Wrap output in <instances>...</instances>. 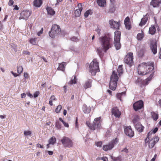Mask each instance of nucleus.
<instances>
[{
    "label": "nucleus",
    "instance_id": "nucleus-1",
    "mask_svg": "<svg viewBox=\"0 0 161 161\" xmlns=\"http://www.w3.org/2000/svg\"><path fill=\"white\" fill-rule=\"evenodd\" d=\"M99 40L103 48L100 47L97 48V51L99 56L102 58L103 56V49L105 52H106L111 47L112 44L111 42L112 41V39L111 35L108 33L100 37Z\"/></svg>",
    "mask_w": 161,
    "mask_h": 161
},
{
    "label": "nucleus",
    "instance_id": "nucleus-2",
    "mask_svg": "<svg viewBox=\"0 0 161 161\" xmlns=\"http://www.w3.org/2000/svg\"><path fill=\"white\" fill-rule=\"evenodd\" d=\"M153 62H143L140 64L138 68V73L142 75H146L149 73L151 74L154 71Z\"/></svg>",
    "mask_w": 161,
    "mask_h": 161
},
{
    "label": "nucleus",
    "instance_id": "nucleus-3",
    "mask_svg": "<svg viewBox=\"0 0 161 161\" xmlns=\"http://www.w3.org/2000/svg\"><path fill=\"white\" fill-rule=\"evenodd\" d=\"M118 79L117 74L114 71H113L110 76V80L109 83V88L111 90L113 91L115 90Z\"/></svg>",
    "mask_w": 161,
    "mask_h": 161
},
{
    "label": "nucleus",
    "instance_id": "nucleus-4",
    "mask_svg": "<svg viewBox=\"0 0 161 161\" xmlns=\"http://www.w3.org/2000/svg\"><path fill=\"white\" fill-rule=\"evenodd\" d=\"M101 118L100 117L95 118L92 124L90 123L88 121H86V124L90 129L93 130H94L96 129H99L101 126Z\"/></svg>",
    "mask_w": 161,
    "mask_h": 161
},
{
    "label": "nucleus",
    "instance_id": "nucleus-5",
    "mask_svg": "<svg viewBox=\"0 0 161 161\" xmlns=\"http://www.w3.org/2000/svg\"><path fill=\"white\" fill-rule=\"evenodd\" d=\"M114 44L117 50L120 49L121 45L120 42L121 33L119 31H116L114 33Z\"/></svg>",
    "mask_w": 161,
    "mask_h": 161
},
{
    "label": "nucleus",
    "instance_id": "nucleus-6",
    "mask_svg": "<svg viewBox=\"0 0 161 161\" xmlns=\"http://www.w3.org/2000/svg\"><path fill=\"white\" fill-rule=\"evenodd\" d=\"M89 68L90 71L92 75H95L97 72L99 71L98 63L96 59H93L90 63Z\"/></svg>",
    "mask_w": 161,
    "mask_h": 161
},
{
    "label": "nucleus",
    "instance_id": "nucleus-7",
    "mask_svg": "<svg viewBox=\"0 0 161 161\" xmlns=\"http://www.w3.org/2000/svg\"><path fill=\"white\" fill-rule=\"evenodd\" d=\"M61 30L59 26L56 24L53 25L52 26L51 31L49 32V35L51 38H54L58 35Z\"/></svg>",
    "mask_w": 161,
    "mask_h": 161
},
{
    "label": "nucleus",
    "instance_id": "nucleus-8",
    "mask_svg": "<svg viewBox=\"0 0 161 161\" xmlns=\"http://www.w3.org/2000/svg\"><path fill=\"white\" fill-rule=\"evenodd\" d=\"M61 141L64 147L70 148L72 147L73 143L72 141L69 138L64 136Z\"/></svg>",
    "mask_w": 161,
    "mask_h": 161
},
{
    "label": "nucleus",
    "instance_id": "nucleus-9",
    "mask_svg": "<svg viewBox=\"0 0 161 161\" xmlns=\"http://www.w3.org/2000/svg\"><path fill=\"white\" fill-rule=\"evenodd\" d=\"M118 141V139L115 138L110 142L108 145L103 146V149L106 151L112 149L114 147V145L117 143Z\"/></svg>",
    "mask_w": 161,
    "mask_h": 161
},
{
    "label": "nucleus",
    "instance_id": "nucleus-10",
    "mask_svg": "<svg viewBox=\"0 0 161 161\" xmlns=\"http://www.w3.org/2000/svg\"><path fill=\"white\" fill-rule=\"evenodd\" d=\"M144 103L142 100H139L136 102L133 105V107L135 111H137L139 110L144 108Z\"/></svg>",
    "mask_w": 161,
    "mask_h": 161
},
{
    "label": "nucleus",
    "instance_id": "nucleus-11",
    "mask_svg": "<svg viewBox=\"0 0 161 161\" xmlns=\"http://www.w3.org/2000/svg\"><path fill=\"white\" fill-rule=\"evenodd\" d=\"M31 14V13L29 10H23L20 14V16L19 17V19H24L26 20Z\"/></svg>",
    "mask_w": 161,
    "mask_h": 161
},
{
    "label": "nucleus",
    "instance_id": "nucleus-12",
    "mask_svg": "<svg viewBox=\"0 0 161 161\" xmlns=\"http://www.w3.org/2000/svg\"><path fill=\"white\" fill-rule=\"evenodd\" d=\"M124 132L125 134L130 137H132L134 136V132L130 126H127L124 128Z\"/></svg>",
    "mask_w": 161,
    "mask_h": 161
},
{
    "label": "nucleus",
    "instance_id": "nucleus-13",
    "mask_svg": "<svg viewBox=\"0 0 161 161\" xmlns=\"http://www.w3.org/2000/svg\"><path fill=\"white\" fill-rule=\"evenodd\" d=\"M154 75V72L150 74L149 76L145 80H142L140 82V86L141 87L145 86L148 84L149 81H150Z\"/></svg>",
    "mask_w": 161,
    "mask_h": 161
},
{
    "label": "nucleus",
    "instance_id": "nucleus-14",
    "mask_svg": "<svg viewBox=\"0 0 161 161\" xmlns=\"http://www.w3.org/2000/svg\"><path fill=\"white\" fill-rule=\"evenodd\" d=\"M109 22L111 28L117 30L119 29V27L120 25V20L117 22L114 21L113 19H111L109 20Z\"/></svg>",
    "mask_w": 161,
    "mask_h": 161
},
{
    "label": "nucleus",
    "instance_id": "nucleus-15",
    "mask_svg": "<svg viewBox=\"0 0 161 161\" xmlns=\"http://www.w3.org/2000/svg\"><path fill=\"white\" fill-rule=\"evenodd\" d=\"M150 47L153 54L154 55L157 53V42L155 41H151Z\"/></svg>",
    "mask_w": 161,
    "mask_h": 161
},
{
    "label": "nucleus",
    "instance_id": "nucleus-16",
    "mask_svg": "<svg viewBox=\"0 0 161 161\" xmlns=\"http://www.w3.org/2000/svg\"><path fill=\"white\" fill-rule=\"evenodd\" d=\"M112 114L115 117L119 118L121 114V112L119 111L117 107H114L112 109Z\"/></svg>",
    "mask_w": 161,
    "mask_h": 161
},
{
    "label": "nucleus",
    "instance_id": "nucleus-17",
    "mask_svg": "<svg viewBox=\"0 0 161 161\" xmlns=\"http://www.w3.org/2000/svg\"><path fill=\"white\" fill-rule=\"evenodd\" d=\"M77 7L78 8V9H76L74 12L75 16L76 17H79L80 16L81 12L83 9L81 3L78 4Z\"/></svg>",
    "mask_w": 161,
    "mask_h": 161
},
{
    "label": "nucleus",
    "instance_id": "nucleus-18",
    "mask_svg": "<svg viewBox=\"0 0 161 161\" xmlns=\"http://www.w3.org/2000/svg\"><path fill=\"white\" fill-rule=\"evenodd\" d=\"M161 4V0H152L150 5L153 8L158 7Z\"/></svg>",
    "mask_w": 161,
    "mask_h": 161
},
{
    "label": "nucleus",
    "instance_id": "nucleus-19",
    "mask_svg": "<svg viewBox=\"0 0 161 161\" xmlns=\"http://www.w3.org/2000/svg\"><path fill=\"white\" fill-rule=\"evenodd\" d=\"M124 62L130 67H131L133 64V60L129 58L128 56H126L125 58Z\"/></svg>",
    "mask_w": 161,
    "mask_h": 161
},
{
    "label": "nucleus",
    "instance_id": "nucleus-20",
    "mask_svg": "<svg viewBox=\"0 0 161 161\" xmlns=\"http://www.w3.org/2000/svg\"><path fill=\"white\" fill-rule=\"evenodd\" d=\"M134 125L136 129L139 132H142L143 131L144 127L141 123H138Z\"/></svg>",
    "mask_w": 161,
    "mask_h": 161
},
{
    "label": "nucleus",
    "instance_id": "nucleus-21",
    "mask_svg": "<svg viewBox=\"0 0 161 161\" xmlns=\"http://www.w3.org/2000/svg\"><path fill=\"white\" fill-rule=\"evenodd\" d=\"M43 3V0H34L33 2V5L35 7H40Z\"/></svg>",
    "mask_w": 161,
    "mask_h": 161
},
{
    "label": "nucleus",
    "instance_id": "nucleus-22",
    "mask_svg": "<svg viewBox=\"0 0 161 161\" xmlns=\"http://www.w3.org/2000/svg\"><path fill=\"white\" fill-rule=\"evenodd\" d=\"M147 14H147L142 19L141 21L139 24V26H142L146 24L148 20L147 17Z\"/></svg>",
    "mask_w": 161,
    "mask_h": 161
},
{
    "label": "nucleus",
    "instance_id": "nucleus-23",
    "mask_svg": "<svg viewBox=\"0 0 161 161\" xmlns=\"http://www.w3.org/2000/svg\"><path fill=\"white\" fill-rule=\"evenodd\" d=\"M82 109L85 113L88 114L90 112L91 108L90 106L88 107L86 104H85L82 107Z\"/></svg>",
    "mask_w": 161,
    "mask_h": 161
},
{
    "label": "nucleus",
    "instance_id": "nucleus-24",
    "mask_svg": "<svg viewBox=\"0 0 161 161\" xmlns=\"http://www.w3.org/2000/svg\"><path fill=\"white\" fill-rule=\"evenodd\" d=\"M46 9L48 14L53 15L55 14V12L51 7L48 6L46 8Z\"/></svg>",
    "mask_w": 161,
    "mask_h": 161
},
{
    "label": "nucleus",
    "instance_id": "nucleus-25",
    "mask_svg": "<svg viewBox=\"0 0 161 161\" xmlns=\"http://www.w3.org/2000/svg\"><path fill=\"white\" fill-rule=\"evenodd\" d=\"M156 31V29L154 25H152L151 27H150L149 30V34L153 35Z\"/></svg>",
    "mask_w": 161,
    "mask_h": 161
},
{
    "label": "nucleus",
    "instance_id": "nucleus-26",
    "mask_svg": "<svg viewBox=\"0 0 161 161\" xmlns=\"http://www.w3.org/2000/svg\"><path fill=\"white\" fill-rule=\"evenodd\" d=\"M92 80L90 79L88 80L85 83L84 87L85 89H86L91 86Z\"/></svg>",
    "mask_w": 161,
    "mask_h": 161
},
{
    "label": "nucleus",
    "instance_id": "nucleus-27",
    "mask_svg": "<svg viewBox=\"0 0 161 161\" xmlns=\"http://www.w3.org/2000/svg\"><path fill=\"white\" fill-rule=\"evenodd\" d=\"M151 116L153 119L156 121L158 118V115L157 113H156L155 112L153 111L151 113Z\"/></svg>",
    "mask_w": 161,
    "mask_h": 161
},
{
    "label": "nucleus",
    "instance_id": "nucleus-28",
    "mask_svg": "<svg viewBox=\"0 0 161 161\" xmlns=\"http://www.w3.org/2000/svg\"><path fill=\"white\" fill-rule=\"evenodd\" d=\"M97 3L99 6L104 7L106 3V0H97Z\"/></svg>",
    "mask_w": 161,
    "mask_h": 161
},
{
    "label": "nucleus",
    "instance_id": "nucleus-29",
    "mask_svg": "<svg viewBox=\"0 0 161 161\" xmlns=\"http://www.w3.org/2000/svg\"><path fill=\"white\" fill-rule=\"evenodd\" d=\"M139 117L138 115L136 116L132 120L133 123L135 125L140 123L138 122Z\"/></svg>",
    "mask_w": 161,
    "mask_h": 161
},
{
    "label": "nucleus",
    "instance_id": "nucleus-30",
    "mask_svg": "<svg viewBox=\"0 0 161 161\" xmlns=\"http://www.w3.org/2000/svg\"><path fill=\"white\" fill-rule=\"evenodd\" d=\"M144 33L142 32V33H139L137 34V38L139 41L142 40L144 37Z\"/></svg>",
    "mask_w": 161,
    "mask_h": 161
},
{
    "label": "nucleus",
    "instance_id": "nucleus-31",
    "mask_svg": "<svg viewBox=\"0 0 161 161\" xmlns=\"http://www.w3.org/2000/svg\"><path fill=\"white\" fill-rule=\"evenodd\" d=\"M144 50L143 49H141L140 50H139L137 53V55L139 57H142L144 54Z\"/></svg>",
    "mask_w": 161,
    "mask_h": 161
},
{
    "label": "nucleus",
    "instance_id": "nucleus-32",
    "mask_svg": "<svg viewBox=\"0 0 161 161\" xmlns=\"http://www.w3.org/2000/svg\"><path fill=\"white\" fill-rule=\"evenodd\" d=\"M126 92H123L121 93H119L116 94V97L118 99H119L120 101H122L121 99V96L123 95H125Z\"/></svg>",
    "mask_w": 161,
    "mask_h": 161
},
{
    "label": "nucleus",
    "instance_id": "nucleus-33",
    "mask_svg": "<svg viewBox=\"0 0 161 161\" xmlns=\"http://www.w3.org/2000/svg\"><path fill=\"white\" fill-rule=\"evenodd\" d=\"M56 139L55 137L54 136L52 137L48 141L49 144L53 145L56 143Z\"/></svg>",
    "mask_w": 161,
    "mask_h": 161
},
{
    "label": "nucleus",
    "instance_id": "nucleus-34",
    "mask_svg": "<svg viewBox=\"0 0 161 161\" xmlns=\"http://www.w3.org/2000/svg\"><path fill=\"white\" fill-rule=\"evenodd\" d=\"M77 82V79L76 78V76H75L73 79H72L69 82V84L71 85H73L76 83Z\"/></svg>",
    "mask_w": 161,
    "mask_h": 161
},
{
    "label": "nucleus",
    "instance_id": "nucleus-35",
    "mask_svg": "<svg viewBox=\"0 0 161 161\" xmlns=\"http://www.w3.org/2000/svg\"><path fill=\"white\" fill-rule=\"evenodd\" d=\"M57 69L64 71V64L63 63L60 64L58 67L57 68Z\"/></svg>",
    "mask_w": 161,
    "mask_h": 161
},
{
    "label": "nucleus",
    "instance_id": "nucleus-36",
    "mask_svg": "<svg viewBox=\"0 0 161 161\" xmlns=\"http://www.w3.org/2000/svg\"><path fill=\"white\" fill-rule=\"evenodd\" d=\"M92 10L91 9H89L85 12L84 14V16L85 18H87L89 14L92 15Z\"/></svg>",
    "mask_w": 161,
    "mask_h": 161
},
{
    "label": "nucleus",
    "instance_id": "nucleus-37",
    "mask_svg": "<svg viewBox=\"0 0 161 161\" xmlns=\"http://www.w3.org/2000/svg\"><path fill=\"white\" fill-rule=\"evenodd\" d=\"M23 70V68L22 66H17V73L20 75L22 72Z\"/></svg>",
    "mask_w": 161,
    "mask_h": 161
},
{
    "label": "nucleus",
    "instance_id": "nucleus-38",
    "mask_svg": "<svg viewBox=\"0 0 161 161\" xmlns=\"http://www.w3.org/2000/svg\"><path fill=\"white\" fill-rule=\"evenodd\" d=\"M55 127L58 129H60L61 128V124L60 122L57 120L55 123Z\"/></svg>",
    "mask_w": 161,
    "mask_h": 161
},
{
    "label": "nucleus",
    "instance_id": "nucleus-39",
    "mask_svg": "<svg viewBox=\"0 0 161 161\" xmlns=\"http://www.w3.org/2000/svg\"><path fill=\"white\" fill-rule=\"evenodd\" d=\"M156 144L155 142V141H152V140H151L149 142L148 146L149 148H152Z\"/></svg>",
    "mask_w": 161,
    "mask_h": 161
},
{
    "label": "nucleus",
    "instance_id": "nucleus-40",
    "mask_svg": "<svg viewBox=\"0 0 161 161\" xmlns=\"http://www.w3.org/2000/svg\"><path fill=\"white\" fill-rule=\"evenodd\" d=\"M111 158L114 161H121V160L120 159V157H114L113 156H111Z\"/></svg>",
    "mask_w": 161,
    "mask_h": 161
},
{
    "label": "nucleus",
    "instance_id": "nucleus-41",
    "mask_svg": "<svg viewBox=\"0 0 161 161\" xmlns=\"http://www.w3.org/2000/svg\"><path fill=\"white\" fill-rule=\"evenodd\" d=\"M117 71H118V72L119 74H122L123 73V69L122 68V65H119Z\"/></svg>",
    "mask_w": 161,
    "mask_h": 161
},
{
    "label": "nucleus",
    "instance_id": "nucleus-42",
    "mask_svg": "<svg viewBox=\"0 0 161 161\" xmlns=\"http://www.w3.org/2000/svg\"><path fill=\"white\" fill-rule=\"evenodd\" d=\"M62 107L60 105H59L55 109V112L57 113L60 112V110L62 109Z\"/></svg>",
    "mask_w": 161,
    "mask_h": 161
},
{
    "label": "nucleus",
    "instance_id": "nucleus-43",
    "mask_svg": "<svg viewBox=\"0 0 161 161\" xmlns=\"http://www.w3.org/2000/svg\"><path fill=\"white\" fill-rule=\"evenodd\" d=\"M24 134L26 136H30L31 134V132L30 130H25L24 132Z\"/></svg>",
    "mask_w": 161,
    "mask_h": 161
},
{
    "label": "nucleus",
    "instance_id": "nucleus-44",
    "mask_svg": "<svg viewBox=\"0 0 161 161\" xmlns=\"http://www.w3.org/2000/svg\"><path fill=\"white\" fill-rule=\"evenodd\" d=\"M129 23H130V19L129 16H127L124 20V24Z\"/></svg>",
    "mask_w": 161,
    "mask_h": 161
},
{
    "label": "nucleus",
    "instance_id": "nucleus-45",
    "mask_svg": "<svg viewBox=\"0 0 161 161\" xmlns=\"http://www.w3.org/2000/svg\"><path fill=\"white\" fill-rule=\"evenodd\" d=\"M125 25L126 29L129 30L131 29V26L130 23L125 24Z\"/></svg>",
    "mask_w": 161,
    "mask_h": 161
},
{
    "label": "nucleus",
    "instance_id": "nucleus-46",
    "mask_svg": "<svg viewBox=\"0 0 161 161\" xmlns=\"http://www.w3.org/2000/svg\"><path fill=\"white\" fill-rule=\"evenodd\" d=\"M126 56H128V58H129L130 59H132V60H133V54L132 53H129L128 54H127Z\"/></svg>",
    "mask_w": 161,
    "mask_h": 161
},
{
    "label": "nucleus",
    "instance_id": "nucleus-47",
    "mask_svg": "<svg viewBox=\"0 0 161 161\" xmlns=\"http://www.w3.org/2000/svg\"><path fill=\"white\" fill-rule=\"evenodd\" d=\"M109 11L111 13H114L115 11V8L114 6V5L111 6L109 9Z\"/></svg>",
    "mask_w": 161,
    "mask_h": 161
},
{
    "label": "nucleus",
    "instance_id": "nucleus-48",
    "mask_svg": "<svg viewBox=\"0 0 161 161\" xmlns=\"http://www.w3.org/2000/svg\"><path fill=\"white\" fill-rule=\"evenodd\" d=\"M11 46L12 48H13L15 51H17V45L14 44L12 43L11 44Z\"/></svg>",
    "mask_w": 161,
    "mask_h": 161
},
{
    "label": "nucleus",
    "instance_id": "nucleus-49",
    "mask_svg": "<svg viewBox=\"0 0 161 161\" xmlns=\"http://www.w3.org/2000/svg\"><path fill=\"white\" fill-rule=\"evenodd\" d=\"M30 42L33 45H35L36 44V42L35 39L33 38L30 39Z\"/></svg>",
    "mask_w": 161,
    "mask_h": 161
},
{
    "label": "nucleus",
    "instance_id": "nucleus-50",
    "mask_svg": "<svg viewBox=\"0 0 161 161\" xmlns=\"http://www.w3.org/2000/svg\"><path fill=\"white\" fill-rule=\"evenodd\" d=\"M159 140V138L158 137L156 136L154 137L152 140V141H155V142L156 143L158 142Z\"/></svg>",
    "mask_w": 161,
    "mask_h": 161
},
{
    "label": "nucleus",
    "instance_id": "nucleus-51",
    "mask_svg": "<svg viewBox=\"0 0 161 161\" xmlns=\"http://www.w3.org/2000/svg\"><path fill=\"white\" fill-rule=\"evenodd\" d=\"M39 94L40 92L39 91H36L33 94L34 97L35 98L39 96Z\"/></svg>",
    "mask_w": 161,
    "mask_h": 161
},
{
    "label": "nucleus",
    "instance_id": "nucleus-52",
    "mask_svg": "<svg viewBox=\"0 0 161 161\" xmlns=\"http://www.w3.org/2000/svg\"><path fill=\"white\" fill-rule=\"evenodd\" d=\"M158 128L157 127H156L154 129H153L151 131L152 133H153V134H155L158 131Z\"/></svg>",
    "mask_w": 161,
    "mask_h": 161
},
{
    "label": "nucleus",
    "instance_id": "nucleus-53",
    "mask_svg": "<svg viewBox=\"0 0 161 161\" xmlns=\"http://www.w3.org/2000/svg\"><path fill=\"white\" fill-rule=\"evenodd\" d=\"M24 79L26 80V79L28 78L29 77V75L28 73L24 72Z\"/></svg>",
    "mask_w": 161,
    "mask_h": 161
},
{
    "label": "nucleus",
    "instance_id": "nucleus-54",
    "mask_svg": "<svg viewBox=\"0 0 161 161\" xmlns=\"http://www.w3.org/2000/svg\"><path fill=\"white\" fill-rule=\"evenodd\" d=\"M95 144L97 147H101L102 145V143L101 142H96Z\"/></svg>",
    "mask_w": 161,
    "mask_h": 161
},
{
    "label": "nucleus",
    "instance_id": "nucleus-55",
    "mask_svg": "<svg viewBox=\"0 0 161 161\" xmlns=\"http://www.w3.org/2000/svg\"><path fill=\"white\" fill-rule=\"evenodd\" d=\"M75 127L77 129L78 128V119L77 117L76 118L75 122Z\"/></svg>",
    "mask_w": 161,
    "mask_h": 161
},
{
    "label": "nucleus",
    "instance_id": "nucleus-56",
    "mask_svg": "<svg viewBox=\"0 0 161 161\" xmlns=\"http://www.w3.org/2000/svg\"><path fill=\"white\" fill-rule=\"evenodd\" d=\"M10 72L14 75V76L15 77H16L18 76H19V74H18L16 73H14L13 71H11Z\"/></svg>",
    "mask_w": 161,
    "mask_h": 161
},
{
    "label": "nucleus",
    "instance_id": "nucleus-57",
    "mask_svg": "<svg viewBox=\"0 0 161 161\" xmlns=\"http://www.w3.org/2000/svg\"><path fill=\"white\" fill-rule=\"evenodd\" d=\"M36 147L39 148H43V145H42L39 143H37L36 145Z\"/></svg>",
    "mask_w": 161,
    "mask_h": 161
},
{
    "label": "nucleus",
    "instance_id": "nucleus-58",
    "mask_svg": "<svg viewBox=\"0 0 161 161\" xmlns=\"http://www.w3.org/2000/svg\"><path fill=\"white\" fill-rule=\"evenodd\" d=\"M77 40L78 39L75 36H73L71 38V40L73 41L76 42Z\"/></svg>",
    "mask_w": 161,
    "mask_h": 161
},
{
    "label": "nucleus",
    "instance_id": "nucleus-59",
    "mask_svg": "<svg viewBox=\"0 0 161 161\" xmlns=\"http://www.w3.org/2000/svg\"><path fill=\"white\" fill-rule=\"evenodd\" d=\"M23 54H25L27 55H29L30 54V53L28 51H23L22 52Z\"/></svg>",
    "mask_w": 161,
    "mask_h": 161
},
{
    "label": "nucleus",
    "instance_id": "nucleus-60",
    "mask_svg": "<svg viewBox=\"0 0 161 161\" xmlns=\"http://www.w3.org/2000/svg\"><path fill=\"white\" fill-rule=\"evenodd\" d=\"M121 152H125L126 153H127L129 152L128 150L126 147H125L124 149L121 151Z\"/></svg>",
    "mask_w": 161,
    "mask_h": 161
},
{
    "label": "nucleus",
    "instance_id": "nucleus-61",
    "mask_svg": "<svg viewBox=\"0 0 161 161\" xmlns=\"http://www.w3.org/2000/svg\"><path fill=\"white\" fill-rule=\"evenodd\" d=\"M14 3V2L12 0H10L9 1L8 5L9 6H12L13 4Z\"/></svg>",
    "mask_w": 161,
    "mask_h": 161
},
{
    "label": "nucleus",
    "instance_id": "nucleus-62",
    "mask_svg": "<svg viewBox=\"0 0 161 161\" xmlns=\"http://www.w3.org/2000/svg\"><path fill=\"white\" fill-rule=\"evenodd\" d=\"M95 31H96L97 32L98 36H99L100 34V29H99V28H97L95 30Z\"/></svg>",
    "mask_w": 161,
    "mask_h": 161
},
{
    "label": "nucleus",
    "instance_id": "nucleus-63",
    "mask_svg": "<svg viewBox=\"0 0 161 161\" xmlns=\"http://www.w3.org/2000/svg\"><path fill=\"white\" fill-rule=\"evenodd\" d=\"M101 160L103 161H108V158L106 157L101 158Z\"/></svg>",
    "mask_w": 161,
    "mask_h": 161
},
{
    "label": "nucleus",
    "instance_id": "nucleus-64",
    "mask_svg": "<svg viewBox=\"0 0 161 161\" xmlns=\"http://www.w3.org/2000/svg\"><path fill=\"white\" fill-rule=\"evenodd\" d=\"M46 82H45L44 83V84H42L41 87H40V88L42 90L43 89V88L44 87H45L46 86Z\"/></svg>",
    "mask_w": 161,
    "mask_h": 161
}]
</instances>
